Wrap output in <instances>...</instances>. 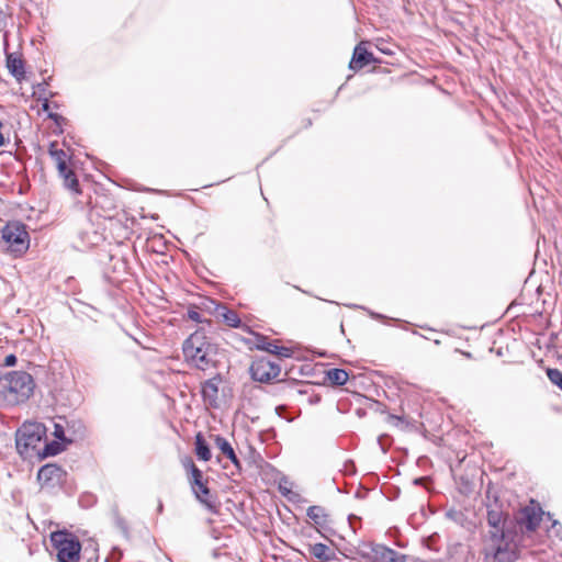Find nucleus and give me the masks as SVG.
Masks as SVG:
<instances>
[{
  "label": "nucleus",
  "instance_id": "6e6552de",
  "mask_svg": "<svg viewBox=\"0 0 562 562\" xmlns=\"http://www.w3.org/2000/svg\"><path fill=\"white\" fill-rule=\"evenodd\" d=\"M66 475V471L57 463H46L38 469L36 477L42 490L52 492L61 486Z\"/></svg>",
  "mask_w": 562,
  "mask_h": 562
},
{
  "label": "nucleus",
  "instance_id": "774afa93",
  "mask_svg": "<svg viewBox=\"0 0 562 562\" xmlns=\"http://www.w3.org/2000/svg\"><path fill=\"white\" fill-rule=\"evenodd\" d=\"M497 355H498V356H502V355H503V351L501 350V348L497 350Z\"/></svg>",
  "mask_w": 562,
  "mask_h": 562
},
{
  "label": "nucleus",
  "instance_id": "7ed1b4c3",
  "mask_svg": "<svg viewBox=\"0 0 562 562\" xmlns=\"http://www.w3.org/2000/svg\"><path fill=\"white\" fill-rule=\"evenodd\" d=\"M47 440V428L40 422H25L15 432V449L26 459L37 452L41 442Z\"/></svg>",
  "mask_w": 562,
  "mask_h": 562
},
{
  "label": "nucleus",
  "instance_id": "69168bd1",
  "mask_svg": "<svg viewBox=\"0 0 562 562\" xmlns=\"http://www.w3.org/2000/svg\"><path fill=\"white\" fill-rule=\"evenodd\" d=\"M131 338H132L136 344H138V345H139V341H138V339H137V338H135L134 336H131Z\"/></svg>",
  "mask_w": 562,
  "mask_h": 562
},
{
  "label": "nucleus",
  "instance_id": "79ce46f5",
  "mask_svg": "<svg viewBox=\"0 0 562 562\" xmlns=\"http://www.w3.org/2000/svg\"><path fill=\"white\" fill-rule=\"evenodd\" d=\"M65 422H66L68 431L72 430L74 432H76L77 430H79V431H81V434L85 432V426L81 424V422H79V420H71V422L65 420Z\"/></svg>",
  "mask_w": 562,
  "mask_h": 562
},
{
  "label": "nucleus",
  "instance_id": "09e8293b",
  "mask_svg": "<svg viewBox=\"0 0 562 562\" xmlns=\"http://www.w3.org/2000/svg\"><path fill=\"white\" fill-rule=\"evenodd\" d=\"M385 439H389V436L381 435L378 438V443L380 445L382 451L385 453L387 451V445L385 443Z\"/></svg>",
  "mask_w": 562,
  "mask_h": 562
},
{
  "label": "nucleus",
  "instance_id": "473e14b6",
  "mask_svg": "<svg viewBox=\"0 0 562 562\" xmlns=\"http://www.w3.org/2000/svg\"><path fill=\"white\" fill-rule=\"evenodd\" d=\"M53 425H54V431H53L54 438L60 439L68 443L72 442V439L68 438L66 436V428L63 423L53 422Z\"/></svg>",
  "mask_w": 562,
  "mask_h": 562
},
{
  "label": "nucleus",
  "instance_id": "e2e57ef3",
  "mask_svg": "<svg viewBox=\"0 0 562 562\" xmlns=\"http://www.w3.org/2000/svg\"><path fill=\"white\" fill-rule=\"evenodd\" d=\"M380 50H381L383 54H389V55L391 54V50H390V49H382V48H381Z\"/></svg>",
  "mask_w": 562,
  "mask_h": 562
},
{
  "label": "nucleus",
  "instance_id": "2f4dec72",
  "mask_svg": "<svg viewBox=\"0 0 562 562\" xmlns=\"http://www.w3.org/2000/svg\"><path fill=\"white\" fill-rule=\"evenodd\" d=\"M291 485L292 483L289 481L286 476H283L278 485L280 494L286 497L289 501H293V496H295V494H293L291 491Z\"/></svg>",
  "mask_w": 562,
  "mask_h": 562
},
{
  "label": "nucleus",
  "instance_id": "de8ad7c7",
  "mask_svg": "<svg viewBox=\"0 0 562 562\" xmlns=\"http://www.w3.org/2000/svg\"><path fill=\"white\" fill-rule=\"evenodd\" d=\"M562 529L559 521L554 520L552 522L551 529L549 530L550 533H554L557 537H559L562 540V535L560 533V530Z\"/></svg>",
  "mask_w": 562,
  "mask_h": 562
},
{
  "label": "nucleus",
  "instance_id": "c9c22d12",
  "mask_svg": "<svg viewBox=\"0 0 562 562\" xmlns=\"http://www.w3.org/2000/svg\"><path fill=\"white\" fill-rule=\"evenodd\" d=\"M47 119L52 120L54 122V124L56 125V127L58 128V131H56V133L63 134V132H64L63 125L66 123V117H64L61 114L56 113V112H48Z\"/></svg>",
  "mask_w": 562,
  "mask_h": 562
},
{
  "label": "nucleus",
  "instance_id": "aec40b11",
  "mask_svg": "<svg viewBox=\"0 0 562 562\" xmlns=\"http://www.w3.org/2000/svg\"><path fill=\"white\" fill-rule=\"evenodd\" d=\"M205 345H214L209 340L203 328L196 329L182 344V348H201Z\"/></svg>",
  "mask_w": 562,
  "mask_h": 562
},
{
  "label": "nucleus",
  "instance_id": "dca6fc26",
  "mask_svg": "<svg viewBox=\"0 0 562 562\" xmlns=\"http://www.w3.org/2000/svg\"><path fill=\"white\" fill-rule=\"evenodd\" d=\"M44 447L40 450H37L36 456L40 460H44L48 457H55L63 451L67 449V447L70 445L68 442H65L60 439L54 438L50 441H44Z\"/></svg>",
  "mask_w": 562,
  "mask_h": 562
},
{
  "label": "nucleus",
  "instance_id": "f8f14e48",
  "mask_svg": "<svg viewBox=\"0 0 562 562\" xmlns=\"http://www.w3.org/2000/svg\"><path fill=\"white\" fill-rule=\"evenodd\" d=\"M376 63H380V59L372 52L368 50L362 43H359L353 48L348 68L352 71H358L370 64Z\"/></svg>",
  "mask_w": 562,
  "mask_h": 562
},
{
  "label": "nucleus",
  "instance_id": "58836bf2",
  "mask_svg": "<svg viewBox=\"0 0 562 562\" xmlns=\"http://www.w3.org/2000/svg\"><path fill=\"white\" fill-rule=\"evenodd\" d=\"M47 86H48V82L46 80H43L42 82L35 85L33 87V97L37 98V100H40V98H43V97H48L47 94Z\"/></svg>",
  "mask_w": 562,
  "mask_h": 562
},
{
  "label": "nucleus",
  "instance_id": "c03bdc74",
  "mask_svg": "<svg viewBox=\"0 0 562 562\" xmlns=\"http://www.w3.org/2000/svg\"><path fill=\"white\" fill-rule=\"evenodd\" d=\"M278 383L282 385V386H281L282 391H285L286 389H289V390H294V389H296V386H297L301 382H300V381H297V380H294V379H293V380H289V381H282V380H280V381H278Z\"/></svg>",
  "mask_w": 562,
  "mask_h": 562
},
{
  "label": "nucleus",
  "instance_id": "4be33fe9",
  "mask_svg": "<svg viewBox=\"0 0 562 562\" xmlns=\"http://www.w3.org/2000/svg\"><path fill=\"white\" fill-rule=\"evenodd\" d=\"M217 315L223 319V322L227 326L232 328H241L244 326L238 314L235 311L229 310L225 304H222V306H220V312L217 313Z\"/></svg>",
  "mask_w": 562,
  "mask_h": 562
},
{
  "label": "nucleus",
  "instance_id": "7c9ffc66",
  "mask_svg": "<svg viewBox=\"0 0 562 562\" xmlns=\"http://www.w3.org/2000/svg\"><path fill=\"white\" fill-rule=\"evenodd\" d=\"M188 481L190 484V487H194L195 485L207 481V479L204 477V473L201 469L194 468L193 471H190L188 473Z\"/></svg>",
  "mask_w": 562,
  "mask_h": 562
},
{
  "label": "nucleus",
  "instance_id": "9b49d317",
  "mask_svg": "<svg viewBox=\"0 0 562 562\" xmlns=\"http://www.w3.org/2000/svg\"><path fill=\"white\" fill-rule=\"evenodd\" d=\"M192 494L195 499L212 514H218L220 504L216 502V496L212 494L207 481H204L194 487H191Z\"/></svg>",
  "mask_w": 562,
  "mask_h": 562
},
{
  "label": "nucleus",
  "instance_id": "4468645a",
  "mask_svg": "<svg viewBox=\"0 0 562 562\" xmlns=\"http://www.w3.org/2000/svg\"><path fill=\"white\" fill-rule=\"evenodd\" d=\"M372 562H407V555L385 544H375L374 559Z\"/></svg>",
  "mask_w": 562,
  "mask_h": 562
},
{
  "label": "nucleus",
  "instance_id": "8fccbe9b",
  "mask_svg": "<svg viewBox=\"0 0 562 562\" xmlns=\"http://www.w3.org/2000/svg\"><path fill=\"white\" fill-rule=\"evenodd\" d=\"M483 553H484V562H491V558H492V549L488 548L486 544L484 546L483 548Z\"/></svg>",
  "mask_w": 562,
  "mask_h": 562
},
{
  "label": "nucleus",
  "instance_id": "c85d7f7f",
  "mask_svg": "<svg viewBox=\"0 0 562 562\" xmlns=\"http://www.w3.org/2000/svg\"><path fill=\"white\" fill-rule=\"evenodd\" d=\"M98 543L94 541L89 542L81 551V559L85 562H97L99 559Z\"/></svg>",
  "mask_w": 562,
  "mask_h": 562
},
{
  "label": "nucleus",
  "instance_id": "0e129e2a",
  "mask_svg": "<svg viewBox=\"0 0 562 562\" xmlns=\"http://www.w3.org/2000/svg\"><path fill=\"white\" fill-rule=\"evenodd\" d=\"M86 306H87V308H89V310H91L93 312H97V310L93 306H91V305H86Z\"/></svg>",
  "mask_w": 562,
  "mask_h": 562
},
{
  "label": "nucleus",
  "instance_id": "c756f323",
  "mask_svg": "<svg viewBox=\"0 0 562 562\" xmlns=\"http://www.w3.org/2000/svg\"><path fill=\"white\" fill-rule=\"evenodd\" d=\"M198 310H200L199 306L195 304H190L187 310V317L195 323H206L209 326H211L212 321L202 318Z\"/></svg>",
  "mask_w": 562,
  "mask_h": 562
},
{
  "label": "nucleus",
  "instance_id": "6ab92c4d",
  "mask_svg": "<svg viewBox=\"0 0 562 562\" xmlns=\"http://www.w3.org/2000/svg\"><path fill=\"white\" fill-rule=\"evenodd\" d=\"M194 453L198 460L203 462H207L212 458L211 447L201 431L194 436Z\"/></svg>",
  "mask_w": 562,
  "mask_h": 562
},
{
  "label": "nucleus",
  "instance_id": "20e7f679",
  "mask_svg": "<svg viewBox=\"0 0 562 562\" xmlns=\"http://www.w3.org/2000/svg\"><path fill=\"white\" fill-rule=\"evenodd\" d=\"M57 562H79L82 544L79 538L68 529H58L49 535Z\"/></svg>",
  "mask_w": 562,
  "mask_h": 562
},
{
  "label": "nucleus",
  "instance_id": "423d86ee",
  "mask_svg": "<svg viewBox=\"0 0 562 562\" xmlns=\"http://www.w3.org/2000/svg\"><path fill=\"white\" fill-rule=\"evenodd\" d=\"M1 238L14 256H22L30 248L27 225L21 221H8L1 229Z\"/></svg>",
  "mask_w": 562,
  "mask_h": 562
},
{
  "label": "nucleus",
  "instance_id": "37998d69",
  "mask_svg": "<svg viewBox=\"0 0 562 562\" xmlns=\"http://www.w3.org/2000/svg\"><path fill=\"white\" fill-rule=\"evenodd\" d=\"M181 464L186 469V471L189 473L190 471H193L194 468H198L193 461V459L190 456H186L181 459Z\"/></svg>",
  "mask_w": 562,
  "mask_h": 562
},
{
  "label": "nucleus",
  "instance_id": "0eeeda50",
  "mask_svg": "<svg viewBox=\"0 0 562 562\" xmlns=\"http://www.w3.org/2000/svg\"><path fill=\"white\" fill-rule=\"evenodd\" d=\"M249 373L250 378L256 382L270 383L281 373V367L267 357H257L249 367Z\"/></svg>",
  "mask_w": 562,
  "mask_h": 562
},
{
  "label": "nucleus",
  "instance_id": "b1692460",
  "mask_svg": "<svg viewBox=\"0 0 562 562\" xmlns=\"http://www.w3.org/2000/svg\"><path fill=\"white\" fill-rule=\"evenodd\" d=\"M56 142H50L48 147L49 156L55 160L58 171H64L67 165V154L63 149L56 147Z\"/></svg>",
  "mask_w": 562,
  "mask_h": 562
},
{
  "label": "nucleus",
  "instance_id": "13d9d810",
  "mask_svg": "<svg viewBox=\"0 0 562 562\" xmlns=\"http://www.w3.org/2000/svg\"><path fill=\"white\" fill-rule=\"evenodd\" d=\"M355 497H356V498H363V497H364V494H363L361 491H357V492L355 493Z\"/></svg>",
  "mask_w": 562,
  "mask_h": 562
},
{
  "label": "nucleus",
  "instance_id": "72a5a7b5",
  "mask_svg": "<svg viewBox=\"0 0 562 562\" xmlns=\"http://www.w3.org/2000/svg\"><path fill=\"white\" fill-rule=\"evenodd\" d=\"M220 306H222V303L216 302L213 299H204L201 303V306H199L200 310L207 311L209 313H218Z\"/></svg>",
  "mask_w": 562,
  "mask_h": 562
},
{
  "label": "nucleus",
  "instance_id": "ddd939ff",
  "mask_svg": "<svg viewBox=\"0 0 562 562\" xmlns=\"http://www.w3.org/2000/svg\"><path fill=\"white\" fill-rule=\"evenodd\" d=\"M213 440L216 448L234 464L237 472L240 473L243 470L241 462L238 459L232 443L222 435H215Z\"/></svg>",
  "mask_w": 562,
  "mask_h": 562
},
{
  "label": "nucleus",
  "instance_id": "bb28decb",
  "mask_svg": "<svg viewBox=\"0 0 562 562\" xmlns=\"http://www.w3.org/2000/svg\"><path fill=\"white\" fill-rule=\"evenodd\" d=\"M114 526L121 531L124 539H131V531L127 521L120 515L117 506H113L111 509Z\"/></svg>",
  "mask_w": 562,
  "mask_h": 562
},
{
  "label": "nucleus",
  "instance_id": "39448f33",
  "mask_svg": "<svg viewBox=\"0 0 562 562\" xmlns=\"http://www.w3.org/2000/svg\"><path fill=\"white\" fill-rule=\"evenodd\" d=\"M464 460L456 467H450L457 491L463 496L477 494L483 487L485 471L476 464L464 463Z\"/></svg>",
  "mask_w": 562,
  "mask_h": 562
},
{
  "label": "nucleus",
  "instance_id": "a878e982",
  "mask_svg": "<svg viewBox=\"0 0 562 562\" xmlns=\"http://www.w3.org/2000/svg\"><path fill=\"white\" fill-rule=\"evenodd\" d=\"M491 495H492V480L487 479L486 485H485V501H483V504L486 508V522L490 527V530L484 535V538H491L492 539V503H491Z\"/></svg>",
  "mask_w": 562,
  "mask_h": 562
},
{
  "label": "nucleus",
  "instance_id": "3c124183",
  "mask_svg": "<svg viewBox=\"0 0 562 562\" xmlns=\"http://www.w3.org/2000/svg\"><path fill=\"white\" fill-rule=\"evenodd\" d=\"M29 188H30V184L27 182L22 183V184L19 186L18 193L20 195H23V194H25L29 191Z\"/></svg>",
  "mask_w": 562,
  "mask_h": 562
},
{
  "label": "nucleus",
  "instance_id": "4d7b16f0",
  "mask_svg": "<svg viewBox=\"0 0 562 562\" xmlns=\"http://www.w3.org/2000/svg\"><path fill=\"white\" fill-rule=\"evenodd\" d=\"M164 510V504L161 501L158 502V506H157V513L158 514H161Z\"/></svg>",
  "mask_w": 562,
  "mask_h": 562
},
{
  "label": "nucleus",
  "instance_id": "680f3d73",
  "mask_svg": "<svg viewBox=\"0 0 562 562\" xmlns=\"http://www.w3.org/2000/svg\"><path fill=\"white\" fill-rule=\"evenodd\" d=\"M212 555H213L214 558H217V557H218V551H217V549L213 550Z\"/></svg>",
  "mask_w": 562,
  "mask_h": 562
},
{
  "label": "nucleus",
  "instance_id": "1a4fd4ad",
  "mask_svg": "<svg viewBox=\"0 0 562 562\" xmlns=\"http://www.w3.org/2000/svg\"><path fill=\"white\" fill-rule=\"evenodd\" d=\"M216 345H205L201 348H182L184 358L194 363L199 370H206L212 364V356L217 355Z\"/></svg>",
  "mask_w": 562,
  "mask_h": 562
},
{
  "label": "nucleus",
  "instance_id": "a19ab883",
  "mask_svg": "<svg viewBox=\"0 0 562 562\" xmlns=\"http://www.w3.org/2000/svg\"><path fill=\"white\" fill-rule=\"evenodd\" d=\"M122 555V550L119 547H113L110 555L105 558L104 562H117Z\"/></svg>",
  "mask_w": 562,
  "mask_h": 562
},
{
  "label": "nucleus",
  "instance_id": "2eb2a0df",
  "mask_svg": "<svg viewBox=\"0 0 562 562\" xmlns=\"http://www.w3.org/2000/svg\"><path fill=\"white\" fill-rule=\"evenodd\" d=\"M5 64L9 74L21 81L25 78V64L24 60L18 56L15 53H7L5 54Z\"/></svg>",
  "mask_w": 562,
  "mask_h": 562
},
{
  "label": "nucleus",
  "instance_id": "a18cd8bd",
  "mask_svg": "<svg viewBox=\"0 0 562 562\" xmlns=\"http://www.w3.org/2000/svg\"><path fill=\"white\" fill-rule=\"evenodd\" d=\"M54 95H55L54 92H49L48 97L40 98L38 101H41V103H42V111H44L46 113L50 112L49 109H50L52 103H50L49 99L53 98Z\"/></svg>",
  "mask_w": 562,
  "mask_h": 562
},
{
  "label": "nucleus",
  "instance_id": "5701e85b",
  "mask_svg": "<svg viewBox=\"0 0 562 562\" xmlns=\"http://www.w3.org/2000/svg\"><path fill=\"white\" fill-rule=\"evenodd\" d=\"M58 173L64 179V184L67 189L76 194L81 193L79 180L69 166H66V169L64 171H58Z\"/></svg>",
  "mask_w": 562,
  "mask_h": 562
},
{
  "label": "nucleus",
  "instance_id": "cd10ccee",
  "mask_svg": "<svg viewBox=\"0 0 562 562\" xmlns=\"http://www.w3.org/2000/svg\"><path fill=\"white\" fill-rule=\"evenodd\" d=\"M375 544L376 543H368L361 541L355 548L353 552L361 559L366 560L367 562H372V560L374 559Z\"/></svg>",
  "mask_w": 562,
  "mask_h": 562
},
{
  "label": "nucleus",
  "instance_id": "5fc2aeb1",
  "mask_svg": "<svg viewBox=\"0 0 562 562\" xmlns=\"http://www.w3.org/2000/svg\"><path fill=\"white\" fill-rule=\"evenodd\" d=\"M425 480H426V477H424V476L415 477L413 483L415 485H422Z\"/></svg>",
  "mask_w": 562,
  "mask_h": 562
},
{
  "label": "nucleus",
  "instance_id": "ea45409f",
  "mask_svg": "<svg viewBox=\"0 0 562 562\" xmlns=\"http://www.w3.org/2000/svg\"><path fill=\"white\" fill-rule=\"evenodd\" d=\"M349 307L351 308H360V310H364L367 311V313L369 314V316L375 321H385V319H389L387 316H385L384 314H381V313H378V312H374V311H371L362 305H358V304H350L348 305Z\"/></svg>",
  "mask_w": 562,
  "mask_h": 562
},
{
  "label": "nucleus",
  "instance_id": "4c0bfd02",
  "mask_svg": "<svg viewBox=\"0 0 562 562\" xmlns=\"http://www.w3.org/2000/svg\"><path fill=\"white\" fill-rule=\"evenodd\" d=\"M387 422L392 424L393 426L404 429L408 426V422H406L404 416H398L395 414H387L386 417Z\"/></svg>",
  "mask_w": 562,
  "mask_h": 562
},
{
  "label": "nucleus",
  "instance_id": "052dcab7",
  "mask_svg": "<svg viewBox=\"0 0 562 562\" xmlns=\"http://www.w3.org/2000/svg\"><path fill=\"white\" fill-rule=\"evenodd\" d=\"M283 408H284V406H283V405L277 406V407H276V412H277V414H280V409H283Z\"/></svg>",
  "mask_w": 562,
  "mask_h": 562
},
{
  "label": "nucleus",
  "instance_id": "f3484780",
  "mask_svg": "<svg viewBox=\"0 0 562 562\" xmlns=\"http://www.w3.org/2000/svg\"><path fill=\"white\" fill-rule=\"evenodd\" d=\"M310 555L317 562H331L336 560V553L325 543L307 544Z\"/></svg>",
  "mask_w": 562,
  "mask_h": 562
},
{
  "label": "nucleus",
  "instance_id": "a211bd4d",
  "mask_svg": "<svg viewBox=\"0 0 562 562\" xmlns=\"http://www.w3.org/2000/svg\"><path fill=\"white\" fill-rule=\"evenodd\" d=\"M306 516L319 529H327L329 524V515L326 509L319 505H312L306 510Z\"/></svg>",
  "mask_w": 562,
  "mask_h": 562
},
{
  "label": "nucleus",
  "instance_id": "412c9836",
  "mask_svg": "<svg viewBox=\"0 0 562 562\" xmlns=\"http://www.w3.org/2000/svg\"><path fill=\"white\" fill-rule=\"evenodd\" d=\"M325 379L331 386H342L348 382L349 374L345 369L333 368L325 372Z\"/></svg>",
  "mask_w": 562,
  "mask_h": 562
},
{
  "label": "nucleus",
  "instance_id": "e433bc0d",
  "mask_svg": "<svg viewBox=\"0 0 562 562\" xmlns=\"http://www.w3.org/2000/svg\"><path fill=\"white\" fill-rule=\"evenodd\" d=\"M271 355H274L281 359L284 358H291L293 356V350L285 346H273V349H271Z\"/></svg>",
  "mask_w": 562,
  "mask_h": 562
},
{
  "label": "nucleus",
  "instance_id": "603ef678",
  "mask_svg": "<svg viewBox=\"0 0 562 562\" xmlns=\"http://www.w3.org/2000/svg\"><path fill=\"white\" fill-rule=\"evenodd\" d=\"M2 126H3V123H2V121L0 120V130H2ZM8 142H9V139H7V138L4 137V135L2 134V131H0V147L5 146Z\"/></svg>",
  "mask_w": 562,
  "mask_h": 562
},
{
  "label": "nucleus",
  "instance_id": "f257e3e1",
  "mask_svg": "<svg viewBox=\"0 0 562 562\" xmlns=\"http://www.w3.org/2000/svg\"><path fill=\"white\" fill-rule=\"evenodd\" d=\"M543 510L538 503L517 510L512 517L508 512H501L494 517V562H515L519 555V547L526 544V533L539 526Z\"/></svg>",
  "mask_w": 562,
  "mask_h": 562
},
{
  "label": "nucleus",
  "instance_id": "6e6d98bb",
  "mask_svg": "<svg viewBox=\"0 0 562 562\" xmlns=\"http://www.w3.org/2000/svg\"><path fill=\"white\" fill-rule=\"evenodd\" d=\"M211 535H212V537H213L215 540H217V539H218V537H220V531H217L216 529H213V530L211 531Z\"/></svg>",
  "mask_w": 562,
  "mask_h": 562
},
{
  "label": "nucleus",
  "instance_id": "9d476101",
  "mask_svg": "<svg viewBox=\"0 0 562 562\" xmlns=\"http://www.w3.org/2000/svg\"><path fill=\"white\" fill-rule=\"evenodd\" d=\"M223 381L221 373L203 381L200 387V394L205 404L212 408H218V386Z\"/></svg>",
  "mask_w": 562,
  "mask_h": 562
},
{
  "label": "nucleus",
  "instance_id": "bf43d9fd",
  "mask_svg": "<svg viewBox=\"0 0 562 562\" xmlns=\"http://www.w3.org/2000/svg\"><path fill=\"white\" fill-rule=\"evenodd\" d=\"M311 125H312V120H311V119H306V120L304 121V126H305V127H310Z\"/></svg>",
  "mask_w": 562,
  "mask_h": 562
},
{
  "label": "nucleus",
  "instance_id": "393cba45",
  "mask_svg": "<svg viewBox=\"0 0 562 562\" xmlns=\"http://www.w3.org/2000/svg\"><path fill=\"white\" fill-rule=\"evenodd\" d=\"M249 333L252 334L254 338H255V342L251 348H254L256 350L265 351L267 353H271V349H273V346L277 345L276 340L274 341L269 340L268 336H266L261 333H256V331H251V330H249Z\"/></svg>",
  "mask_w": 562,
  "mask_h": 562
},
{
  "label": "nucleus",
  "instance_id": "49530a36",
  "mask_svg": "<svg viewBox=\"0 0 562 562\" xmlns=\"http://www.w3.org/2000/svg\"><path fill=\"white\" fill-rule=\"evenodd\" d=\"M16 362H18V357L14 353H9L4 357L2 366L10 368V367H14L16 364Z\"/></svg>",
  "mask_w": 562,
  "mask_h": 562
},
{
  "label": "nucleus",
  "instance_id": "338daca9",
  "mask_svg": "<svg viewBox=\"0 0 562 562\" xmlns=\"http://www.w3.org/2000/svg\"><path fill=\"white\" fill-rule=\"evenodd\" d=\"M53 106H54L55 109H58V108H59V104L55 102V103H53Z\"/></svg>",
  "mask_w": 562,
  "mask_h": 562
},
{
  "label": "nucleus",
  "instance_id": "f704fd0d",
  "mask_svg": "<svg viewBox=\"0 0 562 562\" xmlns=\"http://www.w3.org/2000/svg\"><path fill=\"white\" fill-rule=\"evenodd\" d=\"M547 375L550 382L562 390V371L559 369H548Z\"/></svg>",
  "mask_w": 562,
  "mask_h": 562
},
{
  "label": "nucleus",
  "instance_id": "864d4df0",
  "mask_svg": "<svg viewBox=\"0 0 562 562\" xmlns=\"http://www.w3.org/2000/svg\"><path fill=\"white\" fill-rule=\"evenodd\" d=\"M386 409H387L386 405H384V404H382L380 402H376V411H379L380 413L384 414V413H386Z\"/></svg>",
  "mask_w": 562,
  "mask_h": 562
},
{
  "label": "nucleus",
  "instance_id": "f03ea898",
  "mask_svg": "<svg viewBox=\"0 0 562 562\" xmlns=\"http://www.w3.org/2000/svg\"><path fill=\"white\" fill-rule=\"evenodd\" d=\"M34 389V379L26 371H10L0 376V393L9 406L25 403Z\"/></svg>",
  "mask_w": 562,
  "mask_h": 562
}]
</instances>
